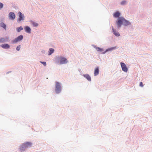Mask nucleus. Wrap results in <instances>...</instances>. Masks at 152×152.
Returning <instances> with one entry per match:
<instances>
[{
  "label": "nucleus",
  "mask_w": 152,
  "mask_h": 152,
  "mask_svg": "<svg viewBox=\"0 0 152 152\" xmlns=\"http://www.w3.org/2000/svg\"><path fill=\"white\" fill-rule=\"evenodd\" d=\"M118 28H119L121 24L125 26H127L130 24V23L126 20L124 18L122 17H120L118 18V20L117 22Z\"/></svg>",
  "instance_id": "1"
},
{
  "label": "nucleus",
  "mask_w": 152,
  "mask_h": 152,
  "mask_svg": "<svg viewBox=\"0 0 152 152\" xmlns=\"http://www.w3.org/2000/svg\"><path fill=\"white\" fill-rule=\"evenodd\" d=\"M57 61L59 64H63L67 63V60L65 58L62 56H60L57 58Z\"/></svg>",
  "instance_id": "2"
},
{
  "label": "nucleus",
  "mask_w": 152,
  "mask_h": 152,
  "mask_svg": "<svg viewBox=\"0 0 152 152\" xmlns=\"http://www.w3.org/2000/svg\"><path fill=\"white\" fill-rule=\"evenodd\" d=\"M55 91L57 93H60L61 90V87L60 83L58 82H56Z\"/></svg>",
  "instance_id": "3"
},
{
  "label": "nucleus",
  "mask_w": 152,
  "mask_h": 152,
  "mask_svg": "<svg viewBox=\"0 0 152 152\" xmlns=\"http://www.w3.org/2000/svg\"><path fill=\"white\" fill-rule=\"evenodd\" d=\"M19 19L17 21L20 23L21 21L23 20H24V16L20 12H19Z\"/></svg>",
  "instance_id": "4"
},
{
  "label": "nucleus",
  "mask_w": 152,
  "mask_h": 152,
  "mask_svg": "<svg viewBox=\"0 0 152 152\" xmlns=\"http://www.w3.org/2000/svg\"><path fill=\"white\" fill-rule=\"evenodd\" d=\"M23 38V36L20 35L17 37L15 38L13 41V42L16 43L22 40Z\"/></svg>",
  "instance_id": "5"
},
{
  "label": "nucleus",
  "mask_w": 152,
  "mask_h": 152,
  "mask_svg": "<svg viewBox=\"0 0 152 152\" xmlns=\"http://www.w3.org/2000/svg\"><path fill=\"white\" fill-rule=\"evenodd\" d=\"M121 65L122 70L125 72H127L128 69L125 64L124 63L121 62Z\"/></svg>",
  "instance_id": "6"
},
{
  "label": "nucleus",
  "mask_w": 152,
  "mask_h": 152,
  "mask_svg": "<svg viewBox=\"0 0 152 152\" xmlns=\"http://www.w3.org/2000/svg\"><path fill=\"white\" fill-rule=\"evenodd\" d=\"M22 144L26 149L29 147H30L32 145V143L31 142H26Z\"/></svg>",
  "instance_id": "7"
},
{
  "label": "nucleus",
  "mask_w": 152,
  "mask_h": 152,
  "mask_svg": "<svg viewBox=\"0 0 152 152\" xmlns=\"http://www.w3.org/2000/svg\"><path fill=\"white\" fill-rule=\"evenodd\" d=\"M9 16L10 18L12 20H14L15 18V15L13 12H10L9 13Z\"/></svg>",
  "instance_id": "8"
},
{
  "label": "nucleus",
  "mask_w": 152,
  "mask_h": 152,
  "mask_svg": "<svg viewBox=\"0 0 152 152\" xmlns=\"http://www.w3.org/2000/svg\"><path fill=\"white\" fill-rule=\"evenodd\" d=\"M112 29L113 30V33L116 36H120L119 33L116 30H115L113 26H112Z\"/></svg>",
  "instance_id": "9"
},
{
  "label": "nucleus",
  "mask_w": 152,
  "mask_h": 152,
  "mask_svg": "<svg viewBox=\"0 0 152 152\" xmlns=\"http://www.w3.org/2000/svg\"><path fill=\"white\" fill-rule=\"evenodd\" d=\"M25 30V31L28 33H31V29L28 26H26L24 28Z\"/></svg>",
  "instance_id": "10"
},
{
  "label": "nucleus",
  "mask_w": 152,
  "mask_h": 152,
  "mask_svg": "<svg viewBox=\"0 0 152 152\" xmlns=\"http://www.w3.org/2000/svg\"><path fill=\"white\" fill-rule=\"evenodd\" d=\"M1 46L4 49H8L10 47V45L7 44L1 45Z\"/></svg>",
  "instance_id": "11"
},
{
  "label": "nucleus",
  "mask_w": 152,
  "mask_h": 152,
  "mask_svg": "<svg viewBox=\"0 0 152 152\" xmlns=\"http://www.w3.org/2000/svg\"><path fill=\"white\" fill-rule=\"evenodd\" d=\"M99 68L98 67H97L95 69L94 72V75L95 76L97 75L99 73Z\"/></svg>",
  "instance_id": "12"
},
{
  "label": "nucleus",
  "mask_w": 152,
  "mask_h": 152,
  "mask_svg": "<svg viewBox=\"0 0 152 152\" xmlns=\"http://www.w3.org/2000/svg\"><path fill=\"white\" fill-rule=\"evenodd\" d=\"M83 76L86 78L89 81H91V77L88 74L84 75Z\"/></svg>",
  "instance_id": "13"
},
{
  "label": "nucleus",
  "mask_w": 152,
  "mask_h": 152,
  "mask_svg": "<svg viewBox=\"0 0 152 152\" xmlns=\"http://www.w3.org/2000/svg\"><path fill=\"white\" fill-rule=\"evenodd\" d=\"M8 39L7 37H6L5 38H1L0 39V42L2 43L5 42Z\"/></svg>",
  "instance_id": "14"
},
{
  "label": "nucleus",
  "mask_w": 152,
  "mask_h": 152,
  "mask_svg": "<svg viewBox=\"0 0 152 152\" xmlns=\"http://www.w3.org/2000/svg\"><path fill=\"white\" fill-rule=\"evenodd\" d=\"M120 15V13L118 12H117L114 13L113 16L115 18L118 17Z\"/></svg>",
  "instance_id": "15"
},
{
  "label": "nucleus",
  "mask_w": 152,
  "mask_h": 152,
  "mask_svg": "<svg viewBox=\"0 0 152 152\" xmlns=\"http://www.w3.org/2000/svg\"><path fill=\"white\" fill-rule=\"evenodd\" d=\"M26 148L23 146V145L22 144L20 147V150L21 152H22L23 151H24L25 150Z\"/></svg>",
  "instance_id": "16"
},
{
  "label": "nucleus",
  "mask_w": 152,
  "mask_h": 152,
  "mask_svg": "<svg viewBox=\"0 0 152 152\" xmlns=\"http://www.w3.org/2000/svg\"><path fill=\"white\" fill-rule=\"evenodd\" d=\"M31 23L32 24L33 26L34 27H36L38 26V23H37L36 22H35L33 21H31Z\"/></svg>",
  "instance_id": "17"
},
{
  "label": "nucleus",
  "mask_w": 152,
  "mask_h": 152,
  "mask_svg": "<svg viewBox=\"0 0 152 152\" xmlns=\"http://www.w3.org/2000/svg\"><path fill=\"white\" fill-rule=\"evenodd\" d=\"M0 26L3 28L5 29H6V25L3 23H0Z\"/></svg>",
  "instance_id": "18"
},
{
  "label": "nucleus",
  "mask_w": 152,
  "mask_h": 152,
  "mask_svg": "<svg viewBox=\"0 0 152 152\" xmlns=\"http://www.w3.org/2000/svg\"><path fill=\"white\" fill-rule=\"evenodd\" d=\"M54 50L52 48H50L49 49V55H50L52 53H53L54 52Z\"/></svg>",
  "instance_id": "19"
},
{
  "label": "nucleus",
  "mask_w": 152,
  "mask_h": 152,
  "mask_svg": "<svg viewBox=\"0 0 152 152\" xmlns=\"http://www.w3.org/2000/svg\"><path fill=\"white\" fill-rule=\"evenodd\" d=\"M23 28L22 26H20L19 27L17 28V30L18 32H20L21 31L23 30Z\"/></svg>",
  "instance_id": "20"
},
{
  "label": "nucleus",
  "mask_w": 152,
  "mask_h": 152,
  "mask_svg": "<svg viewBox=\"0 0 152 152\" xmlns=\"http://www.w3.org/2000/svg\"><path fill=\"white\" fill-rule=\"evenodd\" d=\"M96 49L97 51L102 52L103 51L102 49L100 48L99 47H96Z\"/></svg>",
  "instance_id": "21"
},
{
  "label": "nucleus",
  "mask_w": 152,
  "mask_h": 152,
  "mask_svg": "<svg viewBox=\"0 0 152 152\" xmlns=\"http://www.w3.org/2000/svg\"><path fill=\"white\" fill-rule=\"evenodd\" d=\"M115 48L113 47V48H109L106 50V52H107L108 51H110V50H112L113 49H115Z\"/></svg>",
  "instance_id": "22"
},
{
  "label": "nucleus",
  "mask_w": 152,
  "mask_h": 152,
  "mask_svg": "<svg viewBox=\"0 0 152 152\" xmlns=\"http://www.w3.org/2000/svg\"><path fill=\"white\" fill-rule=\"evenodd\" d=\"M20 45H19L17 47L16 50L18 51H19L20 50Z\"/></svg>",
  "instance_id": "23"
},
{
  "label": "nucleus",
  "mask_w": 152,
  "mask_h": 152,
  "mask_svg": "<svg viewBox=\"0 0 152 152\" xmlns=\"http://www.w3.org/2000/svg\"><path fill=\"white\" fill-rule=\"evenodd\" d=\"M3 4L2 3L0 2V9H1L3 7Z\"/></svg>",
  "instance_id": "24"
},
{
  "label": "nucleus",
  "mask_w": 152,
  "mask_h": 152,
  "mask_svg": "<svg viewBox=\"0 0 152 152\" xmlns=\"http://www.w3.org/2000/svg\"><path fill=\"white\" fill-rule=\"evenodd\" d=\"M126 1H122L121 2V3L122 5H124L126 4Z\"/></svg>",
  "instance_id": "25"
},
{
  "label": "nucleus",
  "mask_w": 152,
  "mask_h": 152,
  "mask_svg": "<svg viewBox=\"0 0 152 152\" xmlns=\"http://www.w3.org/2000/svg\"><path fill=\"white\" fill-rule=\"evenodd\" d=\"M40 62L44 65L45 66L46 65V62H45L40 61Z\"/></svg>",
  "instance_id": "26"
},
{
  "label": "nucleus",
  "mask_w": 152,
  "mask_h": 152,
  "mask_svg": "<svg viewBox=\"0 0 152 152\" xmlns=\"http://www.w3.org/2000/svg\"><path fill=\"white\" fill-rule=\"evenodd\" d=\"M140 86L142 87L143 86V85L142 83V82H140Z\"/></svg>",
  "instance_id": "27"
}]
</instances>
